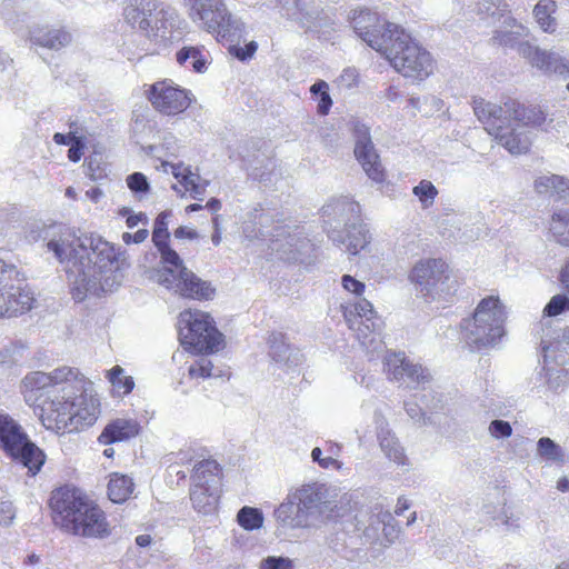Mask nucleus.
Returning <instances> with one entry per match:
<instances>
[{
	"label": "nucleus",
	"mask_w": 569,
	"mask_h": 569,
	"mask_svg": "<svg viewBox=\"0 0 569 569\" xmlns=\"http://www.w3.org/2000/svg\"><path fill=\"white\" fill-rule=\"evenodd\" d=\"M375 423L377 439L380 449L385 453V456L390 461H393L399 466L406 465L407 457L405 455V449L399 442L398 438L395 436V433L390 430L388 422L386 421L381 413H375Z\"/></svg>",
	"instance_id": "obj_26"
},
{
	"label": "nucleus",
	"mask_w": 569,
	"mask_h": 569,
	"mask_svg": "<svg viewBox=\"0 0 569 569\" xmlns=\"http://www.w3.org/2000/svg\"><path fill=\"white\" fill-rule=\"evenodd\" d=\"M337 210H341V211H346L348 210L349 212H352V213H358L359 212V204L356 203V202H352V201H348V200H341V201H336L331 204H329L327 208H326V211H332L333 213H337Z\"/></svg>",
	"instance_id": "obj_60"
},
{
	"label": "nucleus",
	"mask_w": 569,
	"mask_h": 569,
	"mask_svg": "<svg viewBox=\"0 0 569 569\" xmlns=\"http://www.w3.org/2000/svg\"><path fill=\"white\" fill-rule=\"evenodd\" d=\"M409 279L422 297L431 300L446 299L456 291V281L450 277L448 266L440 259L418 261Z\"/></svg>",
	"instance_id": "obj_12"
},
{
	"label": "nucleus",
	"mask_w": 569,
	"mask_h": 569,
	"mask_svg": "<svg viewBox=\"0 0 569 569\" xmlns=\"http://www.w3.org/2000/svg\"><path fill=\"white\" fill-rule=\"evenodd\" d=\"M329 238L338 246H342L350 254H357L365 249L371 239L369 229L361 222L346 224L342 230H332Z\"/></svg>",
	"instance_id": "obj_25"
},
{
	"label": "nucleus",
	"mask_w": 569,
	"mask_h": 569,
	"mask_svg": "<svg viewBox=\"0 0 569 569\" xmlns=\"http://www.w3.org/2000/svg\"><path fill=\"white\" fill-rule=\"evenodd\" d=\"M382 542H380L379 545L382 547H388L389 545L396 541V539L399 536L400 529L395 517L389 511L382 512Z\"/></svg>",
	"instance_id": "obj_47"
},
{
	"label": "nucleus",
	"mask_w": 569,
	"mask_h": 569,
	"mask_svg": "<svg viewBox=\"0 0 569 569\" xmlns=\"http://www.w3.org/2000/svg\"><path fill=\"white\" fill-rule=\"evenodd\" d=\"M191 92L176 86L171 80L153 83L148 97L153 108L167 116L183 112L191 103Z\"/></svg>",
	"instance_id": "obj_18"
},
{
	"label": "nucleus",
	"mask_w": 569,
	"mask_h": 569,
	"mask_svg": "<svg viewBox=\"0 0 569 569\" xmlns=\"http://www.w3.org/2000/svg\"><path fill=\"white\" fill-rule=\"evenodd\" d=\"M549 234L558 244L569 247V210H558L552 213Z\"/></svg>",
	"instance_id": "obj_36"
},
{
	"label": "nucleus",
	"mask_w": 569,
	"mask_h": 569,
	"mask_svg": "<svg viewBox=\"0 0 569 569\" xmlns=\"http://www.w3.org/2000/svg\"><path fill=\"white\" fill-rule=\"evenodd\" d=\"M557 4L553 0H540L533 8V17L538 26L548 33H553L557 29L555 13Z\"/></svg>",
	"instance_id": "obj_38"
},
{
	"label": "nucleus",
	"mask_w": 569,
	"mask_h": 569,
	"mask_svg": "<svg viewBox=\"0 0 569 569\" xmlns=\"http://www.w3.org/2000/svg\"><path fill=\"white\" fill-rule=\"evenodd\" d=\"M193 482L219 488V465L214 460H202L194 466Z\"/></svg>",
	"instance_id": "obj_39"
},
{
	"label": "nucleus",
	"mask_w": 569,
	"mask_h": 569,
	"mask_svg": "<svg viewBox=\"0 0 569 569\" xmlns=\"http://www.w3.org/2000/svg\"><path fill=\"white\" fill-rule=\"evenodd\" d=\"M546 120L547 117L540 108H526L517 102L516 111L511 113V121L509 127H518L519 124V131L526 132V134L531 139L528 127L542 128Z\"/></svg>",
	"instance_id": "obj_30"
},
{
	"label": "nucleus",
	"mask_w": 569,
	"mask_h": 569,
	"mask_svg": "<svg viewBox=\"0 0 569 569\" xmlns=\"http://www.w3.org/2000/svg\"><path fill=\"white\" fill-rule=\"evenodd\" d=\"M569 311V298L565 295H556L543 309L545 317H556Z\"/></svg>",
	"instance_id": "obj_49"
},
{
	"label": "nucleus",
	"mask_w": 569,
	"mask_h": 569,
	"mask_svg": "<svg viewBox=\"0 0 569 569\" xmlns=\"http://www.w3.org/2000/svg\"><path fill=\"white\" fill-rule=\"evenodd\" d=\"M199 27L210 33H217L230 40H240L247 36L246 23L229 11L224 1L219 7H216L208 21H204Z\"/></svg>",
	"instance_id": "obj_22"
},
{
	"label": "nucleus",
	"mask_w": 569,
	"mask_h": 569,
	"mask_svg": "<svg viewBox=\"0 0 569 569\" xmlns=\"http://www.w3.org/2000/svg\"><path fill=\"white\" fill-rule=\"evenodd\" d=\"M492 518L499 520L508 531H518L520 529V518L507 509H503L498 516Z\"/></svg>",
	"instance_id": "obj_55"
},
{
	"label": "nucleus",
	"mask_w": 569,
	"mask_h": 569,
	"mask_svg": "<svg viewBox=\"0 0 569 569\" xmlns=\"http://www.w3.org/2000/svg\"><path fill=\"white\" fill-rule=\"evenodd\" d=\"M134 483L131 478L120 473L110 475L108 496L114 503L124 502L133 492Z\"/></svg>",
	"instance_id": "obj_35"
},
{
	"label": "nucleus",
	"mask_w": 569,
	"mask_h": 569,
	"mask_svg": "<svg viewBox=\"0 0 569 569\" xmlns=\"http://www.w3.org/2000/svg\"><path fill=\"white\" fill-rule=\"evenodd\" d=\"M506 310L498 297L483 298L471 318L462 321V337L472 351L498 346L506 333Z\"/></svg>",
	"instance_id": "obj_5"
},
{
	"label": "nucleus",
	"mask_w": 569,
	"mask_h": 569,
	"mask_svg": "<svg viewBox=\"0 0 569 569\" xmlns=\"http://www.w3.org/2000/svg\"><path fill=\"white\" fill-rule=\"evenodd\" d=\"M258 49V44L256 41L248 42L244 47L232 46L229 51L232 56H234L240 61H246L253 57Z\"/></svg>",
	"instance_id": "obj_56"
},
{
	"label": "nucleus",
	"mask_w": 569,
	"mask_h": 569,
	"mask_svg": "<svg viewBox=\"0 0 569 569\" xmlns=\"http://www.w3.org/2000/svg\"><path fill=\"white\" fill-rule=\"evenodd\" d=\"M341 284L345 290L355 293L356 296H361L365 292L366 286L363 282L355 279L349 274H345L341 279Z\"/></svg>",
	"instance_id": "obj_59"
},
{
	"label": "nucleus",
	"mask_w": 569,
	"mask_h": 569,
	"mask_svg": "<svg viewBox=\"0 0 569 569\" xmlns=\"http://www.w3.org/2000/svg\"><path fill=\"white\" fill-rule=\"evenodd\" d=\"M311 458L313 461L318 462V465L321 468H325V469L333 468V469L339 470L342 468V463L340 461H338L337 459H333L332 457H322V451L318 447L312 449Z\"/></svg>",
	"instance_id": "obj_57"
},
{
	"label": "nucleus",
	"mask_w": 569,
	"mask_h": 569,
	"mask_svg": "<svg viewBox=\"0 0 569 569\" xmlns=\"http://www.w3.org/2000/svg\"><path fill=\"white\" fill-rule=\"evenodd\" d=\"M170 216H171V213L168 211L161 212L156 218L153 230H158V232L168 231V218Z\"/></svg>",
	"instance_id": "obj_63"
},
{
	"label": "nucleus",
	"mask_w": 569,
	"mask_h": 569,
	"mask_svg": "<svg viewBox=\"0 0 569 569\" xmlns=\"http://www.w3.org/2000/svg\"><path fill=\"white\" fill-rule=\"evenodd\" d=\"M140 432V425L133 419L118 418L106 426L98 440L102 445L126 441Z\"/></svg>",
	"instance_id": "obj_28"
},
{
	"label": "nucleus",
	"mask_w": 569,
	"mask_h": 569,
	"mask_svg": "<svg viewBox=\"0 0 569 569\" xmlns=\"http://www.w3.org/2000/svg\"><path fill=\"white\" fill-rule=\"evenodd\" d=\"M177 62L182 67H192L193 71L202 73L207 69L208 53L203 47L186 46L176 53Z\"/></svg>",
	"instance_id": "obj_33"
},
{
	"label": "nucleus",
	"mask_w": 569,
	"mask_h": 569,
	"mask_svg": "<svg viewBox=\"0 0 569 569\" xmlns=\"http://www.w3.org/2000/svg\"><path fill=\"white\" fill-rule=\"evenodd\" d=\"M73 142L68 151V158L72 162H78L86 146V138L79 133V131L72 132Z\"/></svg>",
	"instance_id": "obj_54"
},
{
	"label": "nucleus",
	"mask_w": 569,
	"mask_h": 569,
	"mask_svg": "<svg viewBox=\"0 0 569 569\" xmlns=\"http://www.w3.org/2000/svg\"><path fill=\"white\" fill-rule=\"evenodd\" d=\"M543 362L548 375L561 373L569 378V328L557 340L543 346Z\"/></svg>",
	"instance_id": "obj_24"
},
{
	"label": "nucleus",
	"mask_w": 569,
	"mask_h": 569,
	"mask_svg": "<svg viewBox=\"0 0 569 569\" xmlns=\"http://www.w3.org/2000/svg\"><path fill=\"white\" fill-rule=\"evenodd\" d=\"M174 237L177 239L187 238V239L193 240V239L198 238V232L194 229L189 228V227H179L174 231Z\"/></svg>",
	"instance_id": "obj_64"
},
{
	"label": "nucleus",
	"mask_w": 569,
	"mask_h": 569,
	"mask_svg": "<svg viewBox=\"0 0 569 569\" xmlns=\"http://www.w3.org/2000/svg\"><path fill=\"white\" fill-rule=\"evenodd\" d=\"M269 356L278 363L296 365L298 362L297 356L292 358L291 347L286 340L284 335L280 332H272L269 336Z\"/></svg>",
	"instance_id": "obj_34"
},
{
	"label": "nucleus",
	"mask_w": 569,
	"mask_h": 569,
	"mask_svg": "<svg viewBox=\"0 0 569 569\" xmlns=\"http://www.w3.org/2000/svg\"><path fill=\"white\" fill-rule=\"evenodd\" d=\"M123 16L150 41L163 47L180 40L186 27V21L176 9L156 0H130Z\"/></svg>",
	"instance_id": "obj_3"
},
{
	"label": "nucleus",
	"mask_w": 569,
	"mask_h": 569,
	"mask_svg": "<svg viewBox=\"0 0 569 569\" xmlns=\"http://www.w3.org/2000/svg\"><path fill=\"white\" fill-rule=\"evenodd\" d=\"M64 269L74 300L99 296L118 288L122 280L114 247L100 237L78 238L68 229L54 233L47 242Z\"/></svg>",
	"instance_id": "obj_1"
},
{
	"label": "nucleus",
	"mask_w": 569,
	"mask_h": 569,
	"mask_svg": "<svg viewBox=\"0 0 569 569\" xmlns=\"http://www.w3.org/2000/svg\"><path fill=\"white\" fill-rule=\"evenodd\" d=\"M535 187L540 193L551 192L562 198L569 190V181L561 176H543L536 180Z\"/></svg>",
	"instance_id": "obj_40"
},
{
	"label": "nucleus",
	"mask_w": 569,
	"mask_h": 569,
	"mask_svg": "<svg viewBox=\"0 0 569 569\" xmlns=\"http://www.w3.org/2000/svg\"><path fill=\"white\" fill-rule=\"evenodd\" d=\"M476 117L486 126L490 136L512 154L526 153L530 146V138L518 127H509L511 113L516 111L517 101L508 99L503 106L475 98L472 101Z\"/></svg>",
	"instance_id": "obj_6"
},
{
	"label": "nucleus",
	"mask_w": 569,
	"mask_h": 569,
	"mask_svg": "<svg viewBox=\"0 0 569 569\" xmlns=\"http://www.w3.org/2000/svg\"><path fill=\"white\" fill-rule=\"evenodd\" d=\"M88 386L89 382L79 373L74 379L77 392L73 399V431L92 426L99 413L98 400L91 395Z\"/></svg>",
	"instance_id": "obj_21"
},
{
	"label": "nucleus",
	"mask_w": 569,
	"mask_h": 569,
	"mask_svg": "<svg viewBox=\"0 0 569 569\" xmlns=\"http://www.w3.org/2000/svg\"><path fill=\"white\" fill-rule=\"evenodd\" d=\"M73 131H78L77 123H74V122L70 123V132L68 134H63V133H59V132L54 133L53 141L57 144H61V146L72 144V142H73L72 132Z\"/></svg>",
	"instance_id": "obj_62"
},
{
	"label": "nucleus",
	"mask_w": 569,
	"mask_h": 569,
	"mask_svg": "<svg viewBox=\"0 0 569 569\" xmlns=\"http://www.w3.org/2000/svg\"><path fill=\"white\" fill-rule=\"evenodd\" d=\"M52 519L57 527L83 538L103 539L110 535L104 512L73 487H61L50 497Z\"/></svg>",
	"instance_id": "obj_2"
},
{
	"label": "nucleus",
	"mask_w": 569,
	"mask_h": 569,
	"mask_svg": "<svg viewBox=\"0 0 569 569\" xmlns=\"http://www.w3.org/2000/svg\"><path fill=\"white\" fill-rule=\"evenodd\" d=\"M31 42L36 46L50 50H60L68 46L71 40V33L63 28H40L32 32Z\"/></svg>",
	"instance_id": "obj_29"
},
{
	"label": "nucleus",
	"mask_w": 569,
	"mask_h": 569,
	"mask_svg": "<svg viewBox=\"0 0 569 569\" xmlns=\"http://www.w3.org/2000/svg\"><path fill=\"white\" fill-rule=\"evenodd\" d=\"M518 51L532 67L540 70L562 73L566 69V63L559 54L542 50L528 41L519 43Z\"/></svg>",
	"instance_id": "obj_27"
},
{
	"label": "nucleus",
	"mask_w": 569,
	"mask_h": 569,
	"mask_svg": "<svg viewBox=\"0 0 569 569\" xmlns=\"http://www.w3.org/2000/svg\"><path fill=\"white\" fill-rule=\"evenodd\" d=\"M345 317L369 359L378 358L385 351L381 337L382 320L377 316L371 302L360 300L353 306V310L345 313Z\"/></svg>",
	"instance_id": "obj_11"
},
{
	"label": "nucleus",
	"mask_w": 569,
	"mask_h": 569,
	"mask_svg": "<svg viewBox=\"0 0 569 569\" xmlns=\"http://www.w3.org/2000/svg\"><path fill=\"white\" fill-rule=\"evenodd\" d=\"M56 396L41 408V421L48 429L58 435L73 432V399L77 392L74 381H68Z\"/></svg>",
	"instance_id": "obj_14"
},
{
	"label": "nucleus",
	"mask_w": 569,
	"mask_h": 569,
	"mask_svg": "<svg viewBox=\"0 0 569 569\" xmlns=\"http://www.w3.org/2000/svg\"><path fill=\"white\" fill-rule=\"evenodd\" d=\"M355 32L372 49L380 51L389 41L388 36L395 31V23L381 19L377 12L360 10L352 20Z\"/></svg>",
	"instance_id": "obj_16"
},
{
	"label": "nucleus",
	"mask_w": 569,
	"mask_h": 569,
	"mask_svg": "<svg viewBox=\"0 0 569 569\" xmlns=\"http://www.w3.org/2000/svg\"><path fill=\"white\" fill-rule=\"evenodd\" d=\"M273 222L272 217L261 213L259 216V224L261 226L260 236L269 239L271 249L281 252L282 258L296 259V253L300 252L308 246L307 241L299 237L298 228L292 230L289 226L276 224L268 227V222Z\"/></svg>",
	"instance_id": "obj_15"
},
{
	"label": "nucleus",
	"mask_w": 569,
	"mask_h": 569,
	"mask_svg": "<svg viewBox=\"0 0 569 569\" xmlns=\"http://www.w3.org/2000/svg\"><path fill=\"white\" fill-rule=\"evenodd\" d=\"M148 236L149 231L147 229H140L134 233L124 232L122 233V241L126 244L141 243L148 238Z\"/></svg>",
	"instance_id": "obj_61"
},
{
	"label": "nucleus",
	"mask_w": 569,
	"mask_h": 569,
	"mask_svg": "<svg viewBox=\"0 0 569 569\" xmlns=\"http://www.w3.org/2000/svg\"><path fill=\"white\" fill-rule=\"evenodd\" d=\"M537 453L548 461H561L563 457L561 447L548 437L538 440Z\"/></svg>",
	"instance_id": "obj_46"
},
{
	"label": "nucleus",
	"mask_w": 569,
	"mask_h": 569,
	"mask_svg": "<svg viewBox=\"0 0 569 569\" xmlns=\"http://www.w3.org/2000/svg\"><path fill=\"white\" fill-rule=\"evenodd\" d=\"M189 376L191 378H211L220 377L221 370H216L212 361L207 357H200L188 368Z\"/></svg>",
	"instance_id": "obj_43"
},
{
	"label": "nucleus",
	"mask_w": 569,
	"mask_h": 569,
	"mask_svg": "<svg viewBox=\"0 0 569 569\" xmlns=\"http://www.w3.org/2000/svg\"><path fill=\"white\" fill-rule=\"evenodd\" d=\"M382 512L385 511L380 510L377 513L370 515L368 518V525L363 529V539L370 545H379L382 542Z\"/></svg>",
	"instance_id": "obj_41"
},
{
	"label": "nucleus",
	"mask_w": 569,
	"mask_h": 569,
	"mask_svg": "<svg viewBox=\"0 0 569 569\" xmlns=\"http://www.w3.org/2000/svg\"><path fill=\"white\" fill-rule=\"evenodd\" d=\"M190 500L198 512L212 513L218 505L219 488L204 486L202 482L193 483L190 490Z\"/></svg>",
	"instance_id": "obj_31"
},
{
	"label": "nucleus",
	"mask_w": 569,
	"mask_h": 569,
	"mask_svg": "<svg viewBox=\"0 0 569 569\" xmlns=\"http://www.w3.org/2000/svg\"><path fill=\"white\" fill-rule=\"evenodd\" d=\"M199 176L192 172L183 174V180L180 181V186L184 191L190 192L193 199L201 200L206 191V186L198 183Z\"/></svg>",
	"instance_id": "obj_51"
},
{
	"label": "nucleus",
	"mask_w": 569,
	"mask_h": 569,
	"mask_svg": "<svg viewBox=\"0 0 569 569\" xmlns=\"http://www.w3.org/2000/svg\"><path fill=\"white\" fill-rule=\"evenodd\" d=\"M381 52L395 70L406 78L423 80L432 73L430 53L412 40L402 28L395 27L393 33Z\"/></svg>",
	"instance_id": "obj_7"
},
{
	"label": "nucleus",
	"mask_w": 569,
	"mask_h": 569,
	"mask_svg": "<svg viewBox=\"0 0 569 569\" xmlns=\"http://www.w3.org/2000/svg\"><path fill=\"white\" fill-rule=\"evenodd\" d=\"M0 449L12 460L36 475L44 463L46 456L24 432L23 428L8 413H0Z\"/></svg>",
	"instance_id": "obj_8"
},
{
	"label": "nucleus",
	"mask_w": 569,
	"mask_h": 569,
	"mask_svg": "<svg viewBox=\"0 0 569 569\" xmlns=\"http://www.w3.org/2000/svg\"><path fill=\"white\" fill-rule=\"evenodd\" d=\"M223 0H183L191 21L201 26Z\"/></svg>",
	"instance_id": "obj_37"
},
{
	"label": "nucleus",
	"mask_w": 569,
	"mask_h": 569,
	"mask_svg": "<svg viewBox=\"0 0 569 569\" xmlns=\"http://www.w3.org/2000/svg\"><path fill=\"white\" fill-rule=\"evenodd\" d=\"M237 519L239 525L246 530L259 529L263 523L262 512L251 507L241 508Z\"/></svg>",
	"instance_id": "obj_45"
},
{
	"label": "nucleus",
	"mask_w": 569,
	"mask_h": 569,
	"mask_svg": "<svg viewBox=\"0 0 569 569\" xmlns=\"http://www.w3.org/2000/svg\"><path fill=\"white\" fill-rule=\"evenodd\" d=\"M326 489L318 483H310L297 489L276 510L277 519L291 528L307 527L311 518L321 512L326 502Z\"/></svg>",
	"instance_id": "obj_9"
},
{
	"label": "nucleus",
	"mask_w": 569,
	"mask_h": 569,
	"mask_svg": "<svg viewBox=\"0 0 569 569\" xmlns=\"http://www.w3.org/2000/svg\"><path fill=\"white\" fill-rule=\"evenodd\" d=\"M385 371L392 381L417 388L431 379L429 371L419 363L410 361L403 352H392L385 357Z\"/></svg>",
	"instance_id": "obj_19"
},
{
	"label": "nucleus",
	"mask_w": 569,
	"mask_h": 569,
	"mask_svg": "<svg viewBox=\"0 0 569 569\" xmlns=\"http://www.w3.org/2000/svg\"><path fill=\"white\" fill-rule=\"evenodd\" d=\"M169 232L153 230L152 241L160 252L161 261L166 264L158 271L157 280L167 289L191 299H209L213 295L210 283L202 281L191 270L183 266V261L176 250L168 244Z\"/></svg>",
	"instance_id": "obj_4"
},
{
	"label": "nucleus",
	"mask_w": 569,
	"mask_h": 569,
	"mask_svg": "<svg viewBox=\"0 0 569 569\" xmlns=\"http://www.w3.org/2000/svg\"><path fill=\"white\" fill-rule=\"evenodd\" d=\"M259 569H293V561L288 557L268 556L260 561Z\"/></svg>",
	"instance_id": "obj_52"
},
{
	"label": "nucleus",
	"mask_w": 569,
	"mask_h": 569,
	"mask_svg": "<svg viewBox=\"0 0 569 569\" xmlns=\"http://www.w3.org/2000/svg\"><path fill=\"white\" fill-rule=\"evenodd\" d=\"M79 372L72 368L62 367L50 373L33 371L28 373L21 381V392L27 402H33L38 399L40 392L50 387L63 386L68 381H74Z\"/></svg>",
	"instance_id": "obj_20"
},
{
	"label": "nucleus",
	"mask_w": 569,
	"mask_h": 569,
	"mask_svg": "<svg viewBox=\"0 0 569 569\" xmlns=\"http://www.w3.org/2000/svg\"><path fill=\"white\" fill-rule=\"evenodd\" d=\"M280 14L301 28L313 30L322 26V8L315 0H279Z\"/></svg>",
	"instance_id": "obj_23"
},
{
	"label": "nucleus",
	"mask_w": 569,
	"mask_h": 569,
	"mask_svg": "<svg viewBox=\"0 0 569 569\" xmlns=\"http://www.w3.org/2000/svg\"><path fill=\"white\" fill-rule=\"evenodd\" d=\"M412 193L418 198L423 209L430 208L438 196V190L429 180H421L412 189Z\"/></svg>",
	"instance_id": "obj_44"
},
{
	"label": "nucleus",
	"mask_w": 569,
	"mask_h": 569,
	"mask_svg": "<svg viewBox=\"0 0 569 569\" xmlns=\"http://www.w3.org/2000/svg\"><path fill=\"white\" fill-rule=\"evenodd\" d=\"M128 188L134 193L138 199H142L150 189L147 177L141 172H133L126 179Z\"/></svg>",
	"instance_id": "obj_48"
},
{
	"label": "nucleus",
	"mask_w": 569,
	"mask_h": 569,
	"mask_svg": "<svg viewBox=\"0 0 569 569\" xmlns=\"http://www.w3.org/2000/svg\"><path fill=\"white\" fill-rule=\"evenodd\" d=\"M18 269L0 260V317L12 318L29 311L33 292L20 279Z\"/></svg>",
	"instance_id": "obj_13"
},
{
	"label": "nucleus",
	"mask_w": 569,
	"mask_h": 569,
	"mask_svg": "<svg viewBox=\"0 0 569 569\" xmlns=\"http://www.w3.org/2000/svg\"><path fill=\"white\" fill-rule=\"evenodd\" d=\"M489 433L496 439L508 438L512 433V428L508 421L496 419L488 427Z\"/></svg>",
	"instance_id": "obj_53"
},
{
	"label": "nucleus",
	"mask_w": 569,
	"mask_h": 569,
	"mask_svg": "<svg viewBox=\"0 0 569 569\" xmlns=\"http://www.w3.org/2000/svg\"><path fill=\"white\" fill-rule=\"evenodd\" d=\"M109 381L119 395H128L134 387V381L130 376H123V369L120 366H114L108 372Z\"/></svg>",
	"instance_id": "obj_42"
},
{
	"label": "nucleus",
	"mask_w": 569,
	"mask_h": 569,
	"mask_svg": "<svg viewBox=\"0 0 569 569\" xmlns=\"http://www.w3.org/2000/svg\"><path fill=\"white\" fill-rule=\"evenodd\" d=\"M529 34V29L511 16L506 17L499 30L495 32V40L502 46L513 47L518 39Z\"/></svg>",
	"instance_id": "obj_32"
},
{
	"label": "nucleus",
	"mask_w": 569,
	"mask_h": 569,
	"mask_svg": "<svg viewBox=\"0 0 569 569\" xmlns=\"http://www.w3.org/2000/svg\"><path fill=\"white\" fill-rule=\"evenodd\" d=\"M352 134L355 156L362 169L372 181L383 182L386 179L385 169L371 140L369 128L359 121H352Z\"/></svg>",
	"instance_id": "obj_17"
},
{
	"label": "nucleus",
	"mask_w": 569,
	"mask_h": 569,
	"mask_svg": "<svg viewBox=\"0 0 569 569\" xmlns=\"http://www.w3.org/2000/svg\"><path fill=\"white\" fill-rule=\"evenodd\" d=\"M477 11L480 14L502 16L505 12H509V9L505 0H478Z\"/></svg>",
	"instance_id": "obj_50"
},
{
	"label": "nucleus",
	"mask_w": 569,
	"mask_h": 569,
	"mask_svg": "<svg viewBox=\"0 0 569 569\" xmlns=\"http://www.w3.org/2000/svg\"><path fill=\"white\" fill-rule=\"evenodd\" d=\"M178 331L181 343L200 353L218 351L223 341L212 318L200 310L182 311L178 320Z\"/></svg>",
	"instance_id": "obj_10"
},
{
	"label": "nucleus",
	"mask_w": 569,
	"mask_h": 569,
	"mask_svg": "<svg viewBox=\"0 0 569 569\" xmlns=\"http://www.w3.org/2000/svg\"><path fill=\"white\" fill-rule=\"evenodd\" d=\"M16 518V508L11 501L0 502V525L8 527Z\"/></svg>",
	"instance_id": "obj_58"
}]
</instances>
